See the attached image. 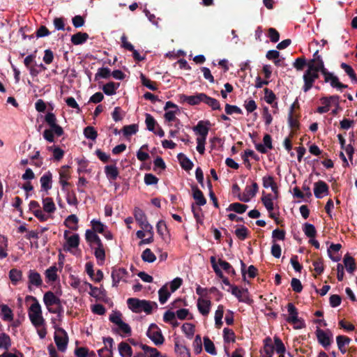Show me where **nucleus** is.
Wrapping results in <instances>:
<instances>
[{
    "mask_svg": "<svg viewBox=\"0 0 357 357\" xmlns=\"http://www.w3.org/2000/svg\"><path fill=\"white\" fill-rule=\"evenodd\" d=\"M287 311L289 312V317L286 319L287 321L294 324V327L296 329L303 328L305 326V324L303 321L298 317V311L291 303H288Z\"/></svg>",
    "mask_w": 357,
    "mask_h": 357,
    "instance_id": "0eeeda50",
    "label": "nucleus"
},
{
    "mask_svg": "<svg viewBox=\"0 0 357 357\" xmlns=\"http://www.w3.org/2000/svg\"><path fill=\"white\" fill-rule=\"evenodd\" d=\"M128 272L124 268H114L112 271V286L117 287L121 281H126Z\"/></svg>",
    "mask_w": 357,
    "mask_h": 357,
    "instance_id": "9d476101",
    "label": "nucleus"
},
{
    "mask_svg": "<svg viewBox=\"0 0 357 357\" xmlns=\"http://www.w3.org/2000/svg\"><path fill=\"white\" fill-rule=\"evenodd\" d=\"M103 341L105 347L98 350L99 357H112L113 339L112 337H107Z\"/></svg>",
    "mask_w": 357,
    "mask_h": 357,
    "instance_id": "2eb2a0df",
    "label": "nucleus"
},
{
    "mask_svg": "<svg viewBox=\"0 0 357 357\" xmlns=\"http://www.w3.org/2000/svg\"><path fill=\"white\" fill-rule=\"evenodd\" d=\"M94 255L98 260L104 261L105 259V252L102 243L93 246Z\"/></svg>",
    "mask_w": 357,
    "mask_h": 357,
    "instance_id": "ea45409f",
    "label": "nucleus"
},
{
    "mask_svg": "<svg viewBox=\"0 0 357 357\" xmlns=\"http://www.w3.org/2000/svg\"><path fill=\"white\" fill-rule=\"evenodd\" d=\"M211 302L208 299L199 298L197 300V308L203 316H207L210 312Z\"/></svg>",
    "mask_w": 357,
    "mask_h": 357,
    "instance_id": "a211bd4d",
    "label": "nucleus"
},
{
    "mask_svg": "<svg viewBox=\"0 0 357 357\" xmlns=\"http://www.w3.org/2000/svg\"><path fill=\"white\" fill-rule=\"evenodd\" d=\"M122 131L126 137L132 135L138 131V126L136 124L126 126L123 128Z\"/></svg>",
    "mask_w": 357,
    "mask_h": 357,
    "instance_id": "3c124183",
    "label": "nucleus"
},
{
    "mask_svg": "<svg viewBox=\"0 0 357 357\" xmlns=\"http://www.w3.org/2000/svg\"><path fill=\"white\" fill-rule=\"evenodd\" d=\"M105 172L109 179L115 180L119 176V171L115 165L105 166Z\"/></svg>",
    "mask_w": 357,
    "mask_h": 357,
    "instance_id": "c9c22d12",
    "label": "nucleus"
},
{
    "mask_svg": "<svg viewBox=\"0 0 357 357\" xmlns=\"http://www.w3.org/2000/svg\"><path fill=\"white\" fill-rule=\"evenodd\" d=\"M119 351L121 357H132V348L126 342H122L119 344Z\"/></svg>",
    "mask_w": 357,
    "mask_h": 357,
    "instance_id": "7c9ffc66",
    "label": "nucleus"
},
{
    "mask_svg": "<svg viewBox=\"0 0 357 357\" xmlns=\"http://www.w3.org/2000/svg\"><path fill=\"white\" fill-rule=\"evenodd\" d=\"M145 123L146 128L149 131L154 132L156 121L154 118L149 114H146Z\"/></svg>",
    "mask_w": 357,
    "mask_h": 357,
    "instance_id": "680f3d73",
    "label": "nucleus"
},
{
    "mask_svg": "<svg viewBox=\"0 0 357 357\" xmlns=\"http://www.w3.org/2000/svg\"><path fill=\"white\" fill-rule=\"evenodd\" d=\"M70 286L74 289H78L79 291H86V286H84V289L82 288V284H81L80 280L75 276L70 277Z\"/></svg>",
    "mask_w": 357,
    "mask_h": 357,
    "instance_id": "69168bd1",
    "label": "nucleus"
},
{
    "mask_svg": "<svg viewBox=\"0 0 357 357\" xmlns=\"http://www.w3.org/2000/svg\"><path fill=\"white\" fill-rule=\"evenodd\" d=\"M45 121L50 126L56 136L60 137L63 134V128L56 123V118L53 113H47L45 116Z\"/></svg>",
    "mask_w": 357,
    "mask_h": 357,
    "instance_id": "f8f14e48",
    "label": "nucleus"
},
{
    "mask_svg": "<svg viewBox=\"0 0 357 357\" xmlns=\"http://www.w3.org/2000/svg\"><path fill=\"white\" fill-rule=\"evenodd\" d=\"M323 330L318 329L317 331V337L319 342L324 347H328L331 343V336Z\"/></svg>",
    "mask_w": 357,
    "mask_h": 357,
    "instance_id": "412c9836",
    "label": "nucleus"
},
{
    "mask_svg": "<svg viewBox=\"0 0 357 357\" xmlns=\"http://www.w3.org/2000/svg\"><path fill=\"white\" fill-rule=\"evenodd\" d=\"M172 292L168 291V284L163 285L158 291L159 301L161 304L167 302Z\"/></svg>",
    "mask_w": 357,
    "mask_h": 357,
    "instance_id": "473e14b6",
    "label": "nucleus"
},
{
    "mask_svg": "<svg viewBox=\"0 0 357 357\" xmlns=\"http://www.w3.org/2000/svg\"><path fill=\"white\" fill-rule=\"evenodd\" d=\"M146 335L155 345H160L164 342L165 339L161 330L155 324L149 326Z\"/></svg>",
    "mask_w": 357,
    "mask_h": 357,
    "instance_id": "6e6552de",
    "label": "nucleus"
},
{
    "mask_svg": "<svg viewBox=\"0 0 357 357\" xmlns=\"http://www.w3.org/2000/svg\"><path fill=\"white\" fill-rule=\"evenodd\" d=\"M273 352L274 345L271 343V338H266L264 340V349L261 351L262 357H273Z\"/></svg>",
    "mask_w": 357,
    "mask_h": 357,
    "instance_id": "4be33fe9",
    "label": "nucleus"
},
{
    "mask_svg": "<svg viewBox=\"0 0 357 357\" xmlns=\"http://www.w3.org/2000/svg\"><path fill=\"white\" fill-rule=\"evenodd\" d=\"M119 85V83L110 82L103 86L102 91L106 95L112 96L116 93V91Z\"/></svg>",
    "mask_w": 357,
    "mask_h": 357,
    "instance_id": "72a5a7b5",
    "label": "nucleus"
},
{
    "mask_svg": "<svg viewBox=\"0 0 357 357\" xmlns=\"http://www.w3.org/2000/svg\"><path fill=\"white\" fill-rule=\"evenodd\" d=\"M341 68L345 71V73L349 76V77L357 82V77L353 70V68L345 63H341Z\"/></svg>",
    "mask_w": 357,
    "mask_h": 357,
    "instance_id": "bf43d9fd",
    "label": "nucleus"
},
{
    "mask_svg": "<svg viewBox=\"0 0 357 357\" xmlns=\"http://www.w3.org/2000/svg\"><path fill=\"white\" fill-rule=\"evenodd\" d=\"M223 306L218 305V309L216 310L215 313V324L217 328H220L222 324V319L223 317Z\"/></svg>",
    "mask_w": 357,
    "mask_h": 357,
    "instance_id": "a18cd8bd",
    "label": "nucleus"
},
{
    "mask_svg": "<svg viewBox=\"0 0 357 357\" xmlns=\"http://www.w3.org/2000/svg\"><path fill=\"white\" fill-rule=\"evenodd\" d=\"M43 302L50 312L56 314L61 311V301L53 292H46L43 296Z\"/></svg>",
    "mask_w": 357,
    "mask_h": 357,
    "instance_id": "423d86ee",
    "label": "nucleus"
},
{
    "mask_svg": "<svg viewBox=\"0 0 357 357\" xmlns=\"http://www.w3.org/2000/svg\"><path fill=\"white\" fill-rule=\"evenodd\" d=\"M231 294L235 296L239 301H245L248 296L247 289H239L236 286L231 287Z\"/></svg>",
    "mask_w": 357,
    "mask_h": 357,
    "instance_id": "a878e982",
    "label": "nucleus"
},
{
    "mask_svg": "<svg viewBox=\"0 0 357 357\" xmlns=\"http://www.w3.org/2000/svg\"><path fill=\"white\" fill-rule=\"evenodd\" d=\"M1 318L6 321H11L13 319V314L11 309L6 305H3L1 309Z\"/></svg>",
    "mask_w": 357,
    "mask_h": 357,
    "instance_id": "4c0bfd02",
    "label": "nucleus"
},
{
    "mask_svg": "<svg viewBox=\"0 0 357 357\" xmlns=\"http://www.w3.org/2000/svg\"><path fill=\"white\" fill-rule=\"evenodd\" d=\"M307 67V70L303 75L304 86L303 90L304 92L308 91L312 88L313 83L319 77V71L324 75V70L325 69L324 61L321 60L319 65L308 63Z\"/></svg>",
    "mask_w": 357,
    "mask_h": 357,
    "instance_id": "f257e3e1",
    "label": "nucleus"
},
{
    "mask_svg": "<svg viewBox=\"0 0 357 357\" xmlns=\"http://www.w3.org/2000/svg\"><path fill=\"white\" fill-rule=\"evenodd\" d=\"M84 135L86 138L95 140L97 138L98 134L96 130L92 126H87L84 130Z\"/></svg>",
    "mask_w": 357,
    "mask_h": 357,
    "instance_id": "864d4df0",
    "label": "nucleus"
},
{
    "mask_svg": "<svg viewBox=\"0 0 357 357\" xmlns=\"http://www.w3.org/2000/svg\"><path fill=\"white\" fill-rule=\"evenodd\" d=\"M209 121H200L197 123V126H194L192 130L197 135V151L203 155L205 152V144L206 142V137L209 131Z\"/></svg>",
    "mask_w": 357,
    "mask_h": 357,
    "instance_id": "f03ea898",
    "label": "nucleus"
},
{
    "mask_svg": "<svg viewBox=\"0 0 357 357\" xmlns=\"http://www.w3.org/2000/svg\"><path fill=\"white\" fill-rule=\"evenodd\" d=\"M141 348L146 354L149 355V357H159L160 356L159 351L155 348L150 347L146 344H141Z\"/></svg>",
    "mask_w": 357,
    "mask_h": 357,
    "instance_id": "4d7b16f0",
    "label": "nucleus"
},
{
    "mask_svg": "<svg viewBox=\"0 0 357 357\" xmlns=\"http://www.w3.org/2000/svg\"><path fill=\"white\" fill-rule=\"evenodd\" d=\"M9 278L13 285H17L22 280V272L17 268H12L9 271Z\"/></svg>",
    "mask_w": 357,
    "mask_h": 357,
    "instance_id": "bb28decb",
    "label": "nucleus"
},
{
    "mask_svg": "<svg viewBox=\"0 0 357 357\" xmlns=\"http://www.w3.org/2000/svg\"><path fill=\"white\" fill-rule=\"evenodd\" d=\"M181 167L185 170H190L193 167V163L185 156V154L180 153L177 156Z\"/></svg>",
    "mask_w": 357,
    "mask_h": 357,
    "instance_id": "f704fd0d",
    "label": "nucleus"
},
{
    "mask_svg": "<svg viewBox=\"0 0 357 357\" xmlns=\"http://www.w3.org/2000/svg\"><path fill=\"white\" fill-rule=\"evenodd\" d=\"M328 187L324 181H319L314 183V194L317 198H322L328 194Z\"/></svg>",
    "mask_w": 357,
    "mask_h": 357,
    "instance_id": "f3484780",
    "label": "nucleus"
},
{
    "mask_svg": "<svg viewBox=\"0 0 357 357\" xmlns=\"http://www.w3.org/2000/svg\"><path fill=\"white\" fill-rule=\"evenodd\" d=\"M33 299L35 302L30 306L28 315L31 324L36 328H38L43 326L45 324V321L42 315L40 305L36 298H33Z\"/></svg>",
    "mask_w": 357,
    "mask_h": 357,
    "instance_id": "39448f33",
    "label": "nucleus"
},
{
    "mask_svg": "<svg viewBox=\"0 0 357 357\" xmlns=\"http://www.w3.org/2000/svg\"><path fill=\"white\" fill-rule=\"evenodd\" d=\"M225 112L228 115H231L232 114L236 113L241 114L242 110L240 107L236 106V105H231L229 104H226L225 105Z\"/></svg>",
    "mask_w": 357,
    "mask_h": 357,
    "instance_id": "338daca9",
    "label": "nucleus"
},
{
    "mask_svg": "<svg viewBox=\"0 0 357 357\" xmlns=\"http://www.w3.org/2000/svg\"><path fill=\"white\" fill-rule=\"evenodd\" d=\"M11 345V341L9 335L4 333H0V348L8 350Z\"/></svg>",
    "mask_w": 357,
    "mask_h": 357,
    "instance_id": "49530a36",
    "label": "nucleus"
},
{
    "mask_svg": "<svg viewBox=\"0 0 357 357\" xmlns=\"http://www.w3.org/2000/svg\"><path fill=\"white\" fill-rule=\"evenodd\" d=\"M88 38V33L78 32L71 36V42L73 45H78L85 43Z\"/></svg>",
    "mask_w": 357,
    "mask_h": 357,
    "instance_id": "c756f323",
    "label": "nucleus"
},
{
    "mask_svg": "<svg viewBox=\"0 0 357 357\" xmlns=\"http://www.w3.org/2000/svg\"><path fill=\"white\" fill-rule=\"evenodd\" d=\"M175 352L178 357H190L189 350L184 345L175 343Z\"/></svg>",
    "mask_w": 357,
    "mask_h": 357,
    "instance_id": "58836bf2",
    "label": "nucleus"
},
{
    "mask_svg": "<svg viewBox=\"0 0 357 357\" xmlns=\"http://www.w3.org/2000/svg\"><path fill=\"white\" fill-rule=\"evenodd\" d=\"M261 201L266 208L269 211L273 210V202L271 195H267L261 198Z\"/></svg>",
    "mask_w": 357,
    "mask_h": 357,
    "instance_id": "e2e57ef3",
    "label": "nucleus"
},
{
    "mask_svg": "<svg viewBox=\"0 0 357 357\" xmlns=\"http://www.w3.org/2000/svg\"><path fill=\"white\" fill-rule=\"evenodd\" d=\"M248 208V206L245 204H242L238 202L231 204L228 208V210L234 211L238 213H243L246 209Z\"/></svg>",
    "mask_w": 357,
    "mask_h": 357,
    "instance_id": "8fccbe9b",
    "label": "nucleus"
},
{
    "mask_svg": "<svg viewBox=\"0 0 357 357\" xmlns=\"http://www.w3.org/2000/svg\"><path fill=\"white\" fill-rule=\"evenodd\" d=\"M204 102L211 107L213 110L220 109V105L219 102L216 99L208 96L206 94L205 96Z\"/></svg>",
    "mask_w": 357,
    "mask_h": 357,
    "instance_id": "09e8293b",
    "label": "nucleus"
},
{
    "mask_svg": "<svg viewBox=\"0 0 357 357\" xmlns=\"http://www.w3.org/2000/svg\"><path fill=\"white\" fill-rule=\"evenodd\" d=\"M204 346L207 353L213 356L217 354L216 349L213 342L208 337H204Z\"/></svg>",
    "mask_w": 357,
    "mask_h": 357,
    "instance_id": "a19ab883",
    "label": "nucleus"
},
{
    "mask_svg": "<svg viewBox=\"0 0 357 357\" xmlns=\"http://www.w3.org/2000/svg\"><path fill=\"white\" fill-rule=\"evenodd\" d=\"M57 271L56 266H52L45 271V275L49 282H54L57 280Z\"/></svg>",
    "mask_w": 357,
    "mask_h": 357,
    "instance_id": "e433bc0d",
    "label": "nucleus"
},
{
    "mask_svg": "<svg viewBox=\"0 0 357 357\" xmlns=\"http://www.w3.org/2000/svg\"><path fill=\"white\" fill-rule=\"evenodd\" d=\"M263 186L265 188H271L273 191H275L276 185L274 182L273 177L271 176H264L263 177Z\"/></svg>",
    "mask_w": 357,
    "mask_h": 357,
    "instance_id": "603ef678",
    "label": "nucleus"
},
{
    "mask_svg": "<svg viewBox=\"0 0 357 357\" xmlns=\"http://www.w3.org/2000/svg\"><path fill=\"white\" fill-rule=\"evenodd\" d=\"M164 109L166 111L164 115L165 119L169 122L174 121L176 115L179 113L178 106L171 101L166 102Z\"/></svg>",
    "mask_w": 357,
    "mask_h": 357,
    "instance_id": "9b49d317",
    "label": "nucleus"
},
{
    "mask_svg": "<svg viewBox=\"0 0 357 357\" xmlns=\"http://www.w3.org/2000/svg\"><path fill=\"white\" fill-rule=\"evenodd\" d=\"M54 342L58 349L64 352L67 349L68 338L67 333L62 328H59L54 333Z\"/></svg>",
    "mask_w": 357,
    "mask_h": 357,
    "instance_id": "1a4fd4ad",
    "label": "nucleus"
},
{
    "mask_svg": "<svg viewBox=\"0 0 357 357\" xmlns=\"http://www.w3.org/2000/svg\"><path fill=\"white\" fill-rule=\"evenodd\" d=\"M274 350H275L278 354H280L279 357H284V354L286 350L285 347L282 340L278 337H274Z\"/></svg>",
    "mask_w": 357,
    "mask_h": 357,
    "instance_id": "79ce46f5",
    "label": "nucleus"
},
{
    "mask_svg": "<svg viewBox=\"0 0 357 357\" xmlns=\"http://www.w3.org/2000/svg\"><path fill=\"white\" fill-rule=\"evenodd\" d=\"M68 166H63L59 171V183L63 188L69 185L68 179L70 177Z\"/></svg>",
    "mask_w": 357,
    "mask_h": 357,
    "instance_id": "5701e85b",
    "label": "nucleus"
},
{
    "mask_svg": "<svg viewBox=\"0 0 357 357\" xmlns=\"http://www.w3.org/2000/svg\"><path fill=\"white\" fill-rule=\"evenodd\" d=\"M156 228L159 235L161 236L162 238H165V236L167 233V227L165 222L162 220L159 221L156 225Z\"/></svg>",
    "mask_w": 357,
    "mask_h": 357,
    "instance_id": "0e129e2a",
    "label": "nucleus"
},
{
    "mask_svg": "<svg viewBox=\"0 0 357 357\" xmlns=\"http://www.w3.org/2000/svg\"><path fill=\"white\" fill-rule=\"evenodd\" d=\"M142 83L144 86L149 89L150 90L155 91L157 89L155 84L150 79H147L143 74L140 75Z\"/></svg>",
    "mask_w": 357,
    "mask_h": 357,
    "instance_id": "774afa93",
    "label": "nucleus"
},
{
    "mask_svg": "<svg viewBox=\"0 0 357 357\" xmlns=\"http://www.w3.org/2000/svg\"><path fill=\"white\" fill-rule=\"evenodd\" d=\"M69 231L66 230L63 234L64 238L66 241L67 250H70L72 248L78 247L79 244V236L77 234H75L70 236H68Z\"/></svg>",
    "mask_w": 357,
    "mask_h": 357,
    "instance_id": "4468645a",
    "label": "nucleus"
},
{
    "mask_svg": "<svg viewBox=\"0 0 357 357\" xmlns=\"http://www.w3.org/2000/svg\"><path fill=\"white\" fill-rule=\"evenodd\" d=\"M127 304L133 312L140 313L144 312L146 314H150L153 308L157 307V304L146 300H140L136 298H130L127 300Z\"/></svg>",
    "mask_w": 357,
    "mask_h": 357,
    "instance_id": "20e7f679",
    "label": "nucleus"
},
{
    "mask_svg": "<svg viewBox=\"0 0 357 357\" xmlns=\"http://www.w3.org/2000/svg\"><path fill=\"white\" fill-rule=\"evenodd\" d=\"M40 183L43 190L47 192L52 187V174L47 171L40 178Z\"/></svg>",
    "mask_w": 357,
    "mask_h": 357,
    "instance_id": "6ab92c4d",
    "label": "nucleus"
},
{
    "mask_svg": "<svg viewBox=\"0 0 357 357\" xmlns=\"http://www.w3.org/2000/svg\"><path fill=\"white\" fill-rule=\"evenodd\" d=\"M29 288L31 289V286L39 287L43 284V280L40 275L35 270H29L28 273Z\"/></svg>",
    "mask_w": 357,
    "mask_h": 357,
    "instance_id": "dca6fc26",
    "label": "nucleus"
},
{
    "mask_svg": "<svg viewBox=\"0 0 357 357\" xmlns=\"http://www.w3.org/2000/svg\"><path fill=\"white\" fill-rule=\"evenodd\" d=\"M206 94L199 93L195 96H183V100L190 105H196L200 102H204Z\"/></svg>",
    "mask_w": 357,
    "mask_h": 357,
    "instance_id": "aec40b11",
    "label": "nucleus"
},
{
    "mask_svg": "<svg viewBox=\"0 0 357 357\" xmlns=\"http://www.w3.org/2000/svg\"><path fill=\"white\" fill-rule=\"evenodd\" d=\"M142 259L145 262L153 263L156 260V257L151 249L146 248L142 254Z\"/></svg>",
    "mask_w": 357,
    "mask_h": 357,
    "instance_id": "37998d69",
    "label": "nucleus"
},
{
    "mask_svg": "<svg viewBox=\"0 0 357 357\" xmlns=\"http://www.w3.org/2000/svg\"><path fill=\"white\" fill-rule=\"evenodd\" d=\"M134 216L141 228L149 234V238L141 240L139 245H141L152 243L153 241V227L148 222L145 213L139 208H135L134 210Z\"/></svg>",
    "mask_w": 357,
    "mask_h": 357,
    "instance_id": "7ed1b4c3",
    "label": "nucleus"
},
{
    "mask_svg": "<svg viewBox=\"0 0 357 357\" xmlns=\"http://www.w3.org/2000/svg\"><path fill=\"white\" fill-rule=\"evenodd\" d=\"M336 341L340 351L342 354H345L347 351L345 347L349 344L351 339L344 335H338L336 337Z\"/></svg>",
    "mask_w": 357,
    "mask_h": 357,
    "instance_id": "2f4dec72",
    "label": "nucleus"
},
{
    "mask_svg": "<svg viewBox=\"0 0 357 357\" xmlns=\"http://www.w3.org/2000/svg\"><path fill=\"white\" fill-rule=\"evenodd\" d=\"M84 286H86V288L89 287L91 289V291L89 292L90 296L96 298L99 297L100 289L98 287H93L91 284L87 282H84L82 283V288L84 289Z\"/></svg>",
    "mask_w": 357,
    "mask_h": 357,
    "instance_id": "052dcab7",
    "label": "nucleus"
},
{
    "mask_svg": "<svg viewBox=\"0 0 357 357\" xmlns=\"http://www.w3.org/2000/svg\"><path fill=\"white\" fill-rule=\"evenodd\" d=\"M182 331L189 338H191L195 333V326L190 323H185L182 326Z\"/></svg>",
    "mask_w": 357,
    "mask_h": 357,
    "instance_id": "5fc2aeb1",
    "label": "nucleus"
},
{
    "mask_svg": "<svg viewBox=\"0 0 357 357\" xmlns=\"http://www.w3.org/2000/svg\"><path fill=\"white\" fill-rule=\"evenodd\" d=\"M192 197L196 201V204L199 206H204L206 203V200L202 192L197 187H192Z\"/></svg>",
    "mask_w": 357,
    "mask_h": 357,
    "instance_id": "c85d7f7f",
    "label": "nucleus"
},
{
    "mask_svg": "<svg viewBox=\"0 0 357 357\" xmlns=\"http://www.w3.org/2000/svg\"><path fill=\"white\" fill-rule=\"evenodd\" d=\"M86 240L91 246L100 244L101 240L99 236L92 230L87 229L85 234Z\"/></svg>",
    "mask_w": 357,
    "mask_h": 357,
    "instance_id": "393cba45",
    "label": "nucleus"
},
{
    "mask_svg": "<svg viewBox=\"0 0 357 357\" xmlns=\"http://www.w3.org/2000/svg\"><path fill=\"white\" fill-rule=\"evenodd\" d=\"M64 225L71 230H77L78 218L74 214L70 215L66 218Z\"/></svg>",
    "mask_w": 357,
    "mask_h": 357,
    "instance_id": "cd10ccee",
    "label": "nucleus"
},
{
    "mask_svg": "<svg viewBox=\"0 0 357 357\" xmlns=\"http://www.w3.org/2000/svg\"><path fill=\"white\" fill-rule=\"evenodd\" d=\"M42 204L45 212L53 213L56 211V206L52 198L48 197L43 198Z\"/></svg>",
    "mask_w": 357,
    "mask_h": 357,
    "instance_id": "b1692460",
    "label": "nucleus"
},
{
    "mask_svg": "<svg viewBox=\"0 0 357 357\" xmlns=\"http://www.w3.org/2000/svg\"><path fill=\"white\" fill-rule=\"evenodd\" d=\"M324 76L326 82H330L331 86L342 89L347 87V85L342 84L339 82L337 77L335 76L333 73H329L325 68L324 70Z\"/></svg>",
    "mask_w": 357,
    "mask_h": 357,
    "instance_id": "ddd939ff",
    "label": "nucleus"
},
{
    "mask_svg": "<svg viewBox=\"0 0 357 357\" xmlns=\"http://www.w3.org/2000/svg\"><path fill=\"white\" fill-rule=\"evenodd\" d=\"M92 228L94 232H98L102 234L105 231V225H104L101 222L97 220H92L91 222Z\"/></svg>",
    "mask_w": 357,
    "mask_h": 357,
    "instance_id": "13d9d810",
    "label": "nucleus"
},
{
    "mask_svg": "<svg viewBox=\"0 0 357 357\" xmlns=\"http://www.w3.org/2000/svg\"><path fill=\"white\" fill-rule=\"evenodd\" d=\"M303 232L309 238H314L317 234V231L314 226L310 223L304 224Z\"/></svg>",
    "mask_w": 357,
    "mask_h": 357,
    "instance_id": "de8ad7c7",
    "label": "nucleus"
},
{
    "mask_svg": "<svg viewBox=\"0 0 357 357\" xmlns=\"http://www.w3.org/2000/svg\"><path fill=\"white\" fill-rule=\"evenodd\" d=\"M344 264L349 273H353L355 271L356 265L353 257L349 255H345L344 258Z\"/></svg>",
    "mask_w": 357,
    "mask_h": 357,
    "instance_id": "c03bdc74",
    "label": "nucleus"
},
{
    "mask_svg": "<svg viewBox=\"0 0 357 357\" xmlns=\"http://www.w3.org/2000/svg\"><path fill=\"white\" fill-rule=\"evenodd\" d=\"M112 73L108 68H100L98 70V72L95 75V79H98L99 78H109Z\"/></svg>",
    "mask_w": 357,
    "mask_h": 357,
    "instance_id": "6e6d98bb",
    "label": "nucleus"
}]
</instances>
